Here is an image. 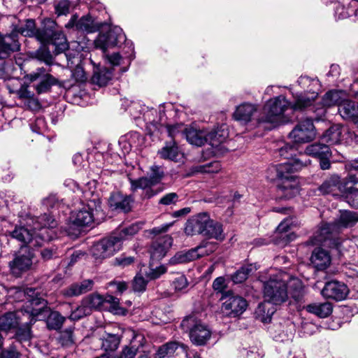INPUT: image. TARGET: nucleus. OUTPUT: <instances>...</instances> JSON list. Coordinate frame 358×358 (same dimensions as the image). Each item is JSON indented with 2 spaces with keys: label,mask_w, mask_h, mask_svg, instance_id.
Listing matches in <instances>:
<instances>
[{
  "label": "nucleus",
  "mask_w": 358,
  "mask_h": 358,
  "mask_svg": "<svg viewBox=\"0 0 358 358\" xmlns=\"http://www.w3.org/2000/svg\"><path fill=\"white\" fill-rule=\"evenodd\" d=\"M289 294L295 301L302 300L304 289L301 280L286 273L271 275L263 282L264 303L262 306L266 303L280 306L288 301Z\"/></svg>",
  "instance_id": "f257e3e1"
},
{
  "label": "nucleus",
  "mask_w": 358,
  "mask_h": 358,
  "mask_svg": "<svg viewBox=\"0 0 358 358\" xmlns=\"http://www.w3.org/2000/svg\"><path fill=\"white\" fill-rule=\"evenodd\" d=\"M280 156L287 159L286 162L276 167L277 177L280 180L278 185V194L286 199L296 196L299 192V181L291 173L301 170L309 163L308 160L291 159L295 156L296 150L293 145H285L279 150Z\"/></svg>",
  "instance_id": "f03ea898"
},
{
  "label": "nucleus",
  "mask_w": 358,
  "mask_h": 358,
  "mask_svg": "<svg viewBox=\"0 0 358 358\" xmlns=\"http://www.w3.org/2000/svg\"><path fill=\"white\" fill-rule=\"evenodd\" d=\"M37 222L41 225L39 229L35 227L32 231L24 227H16L10 232L11 237L24 245H28L30 248L42 246L44 242L52 238V229L57 226V222L52 216L48 214H43L38 217Z\"/></svg>",
  "instance_id": "7ed1b4c3"
},
{
  "label": "nucleus",
  "mask_w": 358,
  "mask_h": 358,
  "mask_svg": "<svg viewBox=\"0 0 358 358\" xmlns=\"http://www.w3.org/2000/svg\"><path fill=\"white\" fill-rule=\"evenodd\" d=\"M13 31L8 34H0V59L10 56L12 52L20 50V45L18 41V34L24 36H36L37 29L34 20L27 19L18 21L17 24L13 23Z\"/></svg>",
  "instance_id": "20e7f679"
},
{
  "label": "nucleus",
  "mask_w": 358,
  "mask_h": 358,
  "mask_svg": "<svg viewBox=\"0 0 358 358\" xmlns=\"http://www.w3.org/2000/svg\"><path fill=\"white\" fill-rule=\"evenodd\" d=\"M292 105L293 103L289 102L282 95L271 99L264 106L262 115L259 122L269 123L271 127L285 124L289 120L284 117V113L289 107L293 109Z\"/></svg>",
  "instance_id": "39448f33"
},
{
  "label": "nucleus",
  "mask_w": 358,
  "mask_h": 358,
  "mask_svg": "<svg viewBox=\"0 0 358 358\" xmlns=\"http://www.w3.org/2000/svg\"><path fill=\"white\" fill-rule=\"evenodd\" d=\"M36 38L43 43L52 45L57 55L68 50L66 36L57 23L50 19L43 21V27L37 29Z\"/></svg>",
  "instance_id": "423d86ee"
},
{
  "label": "nucleus",
  "mask_w": 358,
  "mask_h": 358,
  "mask_svg": "<svg viewBox=\"0 0 358 358\" xmlns=\"http://www.w3.org/2000/svg\"><path fill=\"white\" fill-rule=\"evenodd\" d=\"M297 83L306 92L294 96L292 108L294 110H303L311 107L317 98L318 94L315 90L319 86V80L308 76H301Z\"/></svg>",
  "instance_id": "0eeeda50"
},
{
  "label": "nucleus",
  "mask_w": 358,
  "mask_h": 358,
  "mask_svg": "<svg viewBox=\"0 0 358 358\" xmlns=\"http://www.w3.org/2000/svg\"><path fill=\"white\" fill-rule=\"evenodd\" d=\"M338 234L332 223H322L314 232L308 243L313 245L321 244L341 250L343 245L348 241L341 239L338 237Z\"/></svg>",
  "instance_id": "6e6552de"
},
{
  "label": "nucleus",
  "mask_w": 358,
  "mask_h": 358,
  "mask_svg": "<svg viewBox=\"0 0 358 358\" xmlns=\"http://www.w3.org/2000/svg\"><path fill=\"white\" fill-rule=\"evenodd\" d=\"M101 208L100 202L94 200L90 201L87 206L71 215L70 217L71 224L67 229L69 235H76L79 229L77 228L88 226L94 220L99 210Z\"/></svg>",
  "instance_id": "1a4fd4ad"
},
{
  "label": "nucleus",
  "mask_w": 358,
  "mask_h": 358,
  "mask_svg": "<svg viewBox=\"0 0 358 358\" xmlns=\"http://www.w3.org/2000/svg\"><path fill=\"white\" fill-rule=\"evenodd\" d=\"M181 327L183 329L189 331V338L196 345H203L210 338V329L194 315L184 319L181 322Z\"/></svg>",
  "instance_id": "9d476101"
},
{
  "label": "nucleus",
  "mask_w": 358,
  "mask_h": 358,
  "mask_svg": "<svg viewBox=\"0 0 358 358\" xmlns=\"http://www.w3.org/2000/svg\"><path fill=\"white\" fill-rule=\"evenodd\" d=\"M12 290H16V293H18L20 295L27 296L29 305L27 306L24 311L31 317L30 322H33V320H42L46 317L48 312L47 301L37 296L35 289L28 288L25 292H22L20 288L15 287L10 289V291Z\"/></svg>",
  "instance_id": "9b49d317"
},
{
  "label": "nucleus",
  "mask_w": 358,
  "mask_h": 358,
  "mask_svg": "<svg viewBox=\"0 0 358 358\" xmlns=\"http://www.w3.org/2000/svg\"><path fill=\"white\" fill-rule=\"evenodd\" d=\"M126 36L122 29L117 26L110 27L108 31L100 33L94 40L95 48L102 50L105 53L108 49L114 48L124 43Z\"/></svg>",
  "instance_id": "f8f14e48"
},
{
  "label": "nucleus",
  "mask_w": 358,
  "mask_h": 358,
  "mask_svg": "<svg viewBox=\"0 0 358 358\" xmlns=\"http://www.w3.org/2000/svg\"><path fill=\"white\" fill-rule=\"evenodd\" d=\"M221 299L224 301L222 306V311L228 317H236L241 315L248 307V303L243 297L236 295L231 292L223 293Z\"/></svg>",
  "instance_id": "ddd939ff"
},
{
  "label": "nucleus",
  "mask_w": 358,
  "mask_h": 358,
  "mask_svg": "<svg viewBox=\"0 0 358 358\" xmlns=\"http://www.w3.org/2000/svg\"><path fill=\"white\" fill-rule=\"evenodd\" d=\"M120 248L121 238L111 236L94 243L91 248L90 252L96 259H103L113 255Z\"/></svg>",
  "instance_id": "4468645a"
},
{
  "label": "nucleus",
  "mask_w": 358,
  "mask_h": 358,
  "mask_svg": "<svg viewBox=\"0 0 358 358\" xmlns=\"http://www.w3.org/2000/svg\"><path fill=\"white\" fill-rule=\"evenodd\" d=\"M316 131L311 118L301 120L289 134V138L296 143H305L313 141Z\"/></svg>",
  "instance_id": "2eb2a0df"
},
{
  "label": "nucleus",
  "mask_w": 358,
  "mask_h": 358,
  "mask_svg": "<svg viewBox=\"0 0 358 358\" xmlns=\"http://www.w3.org/2000/svg\"><path fill=\"white\" fill-rule=\"evenodd\" d=\"M50 68H38L35 71L29 74L31 81L40 80L38 84L35 86V90L38 94L48 92L52 85H57L58 80L50 74Z\"/></svg>",
  "instance_id": "dca6fc26"
},
{
  "label": "nucleus",
  "mask_w": 358,
  "mask_h": 358,
  "mask_svg": "<svg viewBox=\"0 0 358 358\" xmlns=\"http://www.w3.org/2000/svg\"><path fill=\"white\" fill-rule=\"evenodd\" d=\"M34 254L27 248H22L19 254L15 259L10 262V268L12 273L16 275H20L22 272L30 269L32 265Z\"/></svg>",
  "instance_id": "f3484780"
},
{
  "label": "nucleus",
  "mask_w": 358,
  "mask_h": 358,
  "mask_svg": "<svg viewBox=\"0 0 358 358\" xmlns=\"http://www.w3.org/2000/svg\"><path fill=\"white\" fill-rule=\"evenodd\" d=\"M210 216L206 213H199L187 220L185 227V232L188 236L196 234L203 235Z\"/></svg>",
  "instance_id": "a211bd4d"
},
{
  "label": "nucleus",
  "mask_w": 358,
  "mask_h": 358,
  "mask_svg": "<svg viewBox=\"0 0 358 358\" xmlns=\"http://www.w3.org/2000/svg\"><path fill=\"white\" fill-rule=\"evenodd\" d=\"M321 293L325 298L342 301L346 298L348 289L344 283L333 280L325 284Z\"/></svg>",
  "instance_id": "6ab92c4d"
},
{
  "label": "nucleus",
  "mask_w": 358,
  "mask_h": 358,
  "mask_svg": "<svg viewBox=\"0 0 358 358\" xmlns=\"http://www.w3.org/2000/svg\"><path fill=\"white\" fill-rule=\"evenodd\" d=\"M77 18L76 15L72 16L69 22L66 24V27H76L78 30L93 33L101 29L103 26L102 24L95 22L90 16H84L79 20Z\"/></svg>",
  "instance_id": "aec40b11"
},
{
  "label": "nucleus",
  "mask_w": 358,
  "mask_h": 358,
  "mask_svg": "<svg viewBox=\"0 0 358 358\" xmlns=\"http://www.w3.org/2000/svg\"><path fill=\"white\" fill-rule=\"evenodd\" d=\"M172 243L173 240L169 236H164L157 238L150 246V258L152 260L162 259L172 245Z\"/></svg>",
  "instance_id": "412c9836"
},
{
  "label": "nucleus",
  "mask_w": 358,
  "mask_h": 358,
  "mask_svg": "<svg viewBox=\"0 0 358 358\" xmlns=\"http://www.w3.org/2000/svg\"><path fill=\"white\" fill-rule=\"evenodd\" d=\"M133 201L131 196L124 195L120 192H114L110 194L108 205L113 210L126 213L131 210Z\"/></svg>",
  "instance_id": "4be33fe9"
},
{
  "label": "nucleus",
  "mask_w": 358,
  "mask_h": 358,
  "mask_svg": "<svg viewBox=\"0 0 358 358\" xmlns=\"http://www.w3.org/2000/svg\"><path fill=\"white\" fill-rule=\"evenodd\" d=\"M358 222V213L351 210H340L338 216L332 222L338 233L343 229L350 228Z\"/></svg>",
  "instance_id": "5701e85b"
},
{
  "label": "nucleus",
  "mask_w": 358,
  "mask_h": 358,
  "mask_svg": "<svg viewBox=\"0 0 358 358\" xmlns=\"http://www.w3.org/2000/svg\"><path fill=\"white\" fill-rule=\"evenodd\" d=\"M331 262V256L326 250L317 248L313 251L310 257V262L317 270H325L329 266Z\"/></svg>",
  "instance_id": "b1692460"
},
{
  "label": "nucleus",
  "mask_w": 358,
  "mask_h": 358,
  "mask_svg": "<svg viewBox=\"0 0 358 358\" xmlns=\"http://www.w3.org/2000/svg\"><path fill=\"white\" fill-rule=\"evenodd\" d=\"M184 136L189 143L201 146L206 143L207 129L189 126L185 129Z\"/></svg>",
  "instance_id": "393cba45"
},
{
  "label": "nucleus",
  "mask_w": 358,
  "mask_h": 358,
  "mask_svg": "<svg viewBox=\"0 0 358 358\" xmlns=\"http://www.w3.org/2000/svg\"><path fill=\"white\" fill-rule=\"evenodd\" d=\"M307 155L317 157L319 159L322 157H329L331 156V152L329 145L324 143H313L306 147L305 154L301 155L299 159H303V160H308ZM291 159H294L293 157ZM308 163V164H309Z\"/></svg>",
  "instance_id": "a878e982"
},
{
  "label": "nucleus",
  "mask_w": 358,
  "mask_h": 358,
  "mask_svg": "<svg viewBox=\"0 0 358 358\" xmlns=\"http://www.w3.org/2000/svg\"><path fill=\"white\" fill-rule=\"evenodd\" d=\"M338 112L344 120L354 122L358 117V103L350 100H344L339 104Z\"/></svg>",
  "instance_id": "bb28decb"
},
{
  "label": "nucleus",
  "mask_w": 358,
  "mask_h": 358,
  "mask_svg": "<svg viewBox=\"0 0 358 358\" xmlns=\"http://www.w3.org/2000/svg\"><path fill=\"white\" fill-rule=\"evenodd\" d=\"M342 92L337 90H331L327 92L322 98V108L320 109H316L314 112H317V115L320 116L324 115L326 110L324 107H331L335 105L341 104L343 101L341 96Z\"/></svg>",
  "instance_id": "cd10ccee"
},
{
  "label": "nucleus",
  "mask_w": 358,
  "mask_h": 358,
  "mask_svg": "<svg viewBox=\"0 0 358 358\" xmlns=\"http://www.w3.org/2000/svg\"><path fill=\"white\" fill-rule=\"evenodd\" d=\"M228 136V131L223 125L212 131L207 130L206 143L213 148H218L227 139Z\"/></svg>",
  "instance_id": "c85d7f7f"
},
{
  "label": "nucleus",
  "mask_w": 358,
  "mask_h": 358,
  "mask_svg": "<svg viewBox=\"0 0 358 358\" xmlns=\"http://www.w3.org/2000/svg\"><path fill=\"white\" fill-rule=\"evenodd\" d=\"M256 105L243 103L239 105L234 113V117L236 120L248 122L251 120L252 115L257 112Z\"/></svg>",
  "instance_id": "c756f323"
},
{
  "label": "nucleus",
  "mask_w": 358,
  "mask_h": 358,
  "mask_svg": "<svg viewBox=\"0 0 358 358\" xmlns=\"http://www.w3.org/2000/svg\"><path fill=\"white\" fill-rule=\"evenodd\" d=\"M131 189L134 192L138 189H141L145 191L143 196V198L149 199L157 192L152 189L154 185L152 180L148 178H140L137 180L130 179Z\"/></svg>",
  "instance_id": "7c9ffc66"
},
{
  "label": "nucleus",
  "mask_w": 358,
  "mask_h": 358,
  "mask_svg": "<svg viewBox=\"0 0 358 358\" xmlns=\"http://www.w3.org/2000/svg\"><path fill=\"white\" fill-rule=\"evenodd\" d=\"M94 282L91 280H85L80 283H74L64 289V294L66 296H76L85 294L93 287Z\"/></svg>",
  "instance_id": "2f4dec72"
},
{
  "label": "nucleus",
  "mask_w": 358,
  "mask_h": 358,
  "mask_svg": "<svg viewBox=\"0 0 358 358\" xmlns=\"http://www.w3.org/2000/svg\"><path fill=\"white\" fill-rule=\"evenodd\" d=\"M202 236L208 238H215L219 241H222L225 238L222 225L210 218Z\"/></svg>",
  "instance_id": "473e14b6"
},
{
  "label": "nucleus",
  "mask_w": 358,
  "mask_h": 358,
  "mask_svg": "<svg viewBox=\"0 0 358 358\" xmlns=\"http://www.w3.org/2000/svg\"><path fill=\"white\" fill-rule=\"evenodd\" d=\"M340 178L337 175H332L326 179L320 187L319 189L323 194H332L337 195V190L340 192Z\"/></svg>",
  "instance_id": "72a5a7b5"
},
{
  "label": "nucleus",
  "mask_w": 358,
  "mask_h": 358,
  "mask_svg": "<svg viewBox=\"0 0 358 358\" xmlns=\"http://www.w3.org/2000/svg\"><path fill=\"white\" fill-rule=\"evenodd\" d=\"M306 310L308 313L315 314L320 317H327L332 312V305L329 302L315 303L308 305L306 307Z\"/></svg>",
  "instance_id": "f704fd0d"
},
{
  "label": "nucleus",
  "mask_w": 358,
  "mask_h": 358,
  "mask_svg": "<svg viewBox=\"0 0 358 358\" xmlns=\"http://www.w3.org/2000/svg\"><path fill=\"white\" fill-rule=\"evenodd\" d=\"M343 127L333 125L323 134L322 140L329 145L339 143L341 141Z\"/></svg>",
  "instance_id": "c9c22d12"
},
{
  "label": "nucleus",
  "mask_w": 358,
  "mask_h": 358,
  "mask_svg": "<svg viewBox=\"0 0 358 358\" xmlns=\"http://www.w3.org/2000/svg\"><path fill=\"white\" fill-rule=\"evenodd\" d=\"M20 324L19 316L15 313H7L0 317V330L8 331Z\"/></svg>",
  "instance_id": "e433bc0d"
},
{
  "label": "nucleus",
  "mask_w": 358,
  "mask_h": 358,
  "mask_svg": "<svg viewBox=\"0 0 358 358\" xmlns=\"http://www.w3.org/2000/svg\"><path fill=\"white\" fill-rule=\"evenodd\" d=\"M112 76L113 73L111 71L106 68H97L94 71V73L92 77V82L99 87H103L108 83L111 80Z\"/></svg>",
  "instance_id": "4c0bfd02"
},
{
  "label": "nucleus",
  "mask_w": 358,
  "mask_h": 358,
  "mask_svg": "<svg viewBox=\"0 0 358 358\" xmlns=\"http://www.w3.org/2000/svg\"><path fill=\"white\" fill-rule=\"evenodd\" d=\"M180 346V345L178 342H168L159 348L154 355V358H170ZM181 347L183 348V345H181Z\"/></svg>",
  "instance_id": "58836bf2"
},
{
  "label": "nucleus",
  "mask_w": 358,
  "mask_h": 358,
  "mask_svg": "<svg viewBox=\"0 0 358 358\" xmlns=\"http://www.w3.org/2000/svg\"><path fill=\"white\" fill-rule=\"evenodd\" d=\"M256 270L252 264L243 266L231 275V280L234 283H242Z\"/></svg>",
  "instance_id": "ea45409f"
},
{
  "label": "nucleus",
  "mask_w": 358,
  "mask_h": 358,
  "mask_svg": "<svg viewBox=\"0 0 358 358\" xmlns=\"http://www.w3.org/2000/svg\"><path fill=\"white\" fill-rule=\"evenodd\" d=\"M340 192L343 194H354L358 192V177L350 175L343 182L341 183Z\"/></svg>",
  "instance_id": "a19ab883"
},
{
  "label": "nucleus",
  "mask_w": 358,
  "mask_h": 358,
  "mask_svg": "<svg viewBox=\"0 0 358 358\" xmlns=\"http://www.w3.org/2000/svg\"><path fill=\"white\" fill-rule=\"evenodd\" d=\"M66 318L57 311H52L49 313L46 324L50 329L59 330L62 328Z\"/></svg>",
  "instance_id": "79ce46f5"
},
{
  "label": "nucleus",
  "mask_w": 358,
  "mask_h": 358,
  "mask_svg": "<svg viewBox=\"0 0 358 358\" xmlns=\"http://www.w3.org/2000/svg\"><path fill=\"white\" fill-rule=\"evenodd\" d=\"M101 347L106 351L115 350L120 343V338L116 334H107L102 338Z\"/></svg>",
  "instance_id": "37998d69"
},
{
  "label": "nucleus",
  "mask_w": 358,
  "mask_h": 358,
  "mask_svg": "<svg viewBox=\"0 0 358 358\" xmlns=\"http://www.w3.org/2000/svg\"><path fill=\"white\" fill-rule=\"evenodd\" d=\"M162 158L169 159L171 160L176 161L179 155L178 148L176 146L174 141L169 144H166L159 152Z\"/></svg>",
  "instance_id": "c03bdc74"
},
{
  "label": "nucleus",
  "mask_w": 358,
  "mask_h": 358,
  "mask_svg": "<svg viewBox=\"0 0 358 358\" xmlns=\"http://www.w3.org/2000/svg\"><path fill=\"white\" fill-rule=\"evenodd\" d=\"M221 170V164L219 162H213L205 165H199L192 167V173H218Z\"/></svg>",
  "instance_id": "a18cd8bd"
},
{
  "label": "nucleus",
  "mask_w": 358,
  "mask_h": 358,
  "mask_svg": "<svg viewBox=\"0 0 358 358\" xmlns=\"http://www.w3.org/2000/svg\"><path fill=\"white\" fill-rule=\"evenodd\" d=\"M84 304H86L90 308V311L92 308H100L104 303L105 296L99 294H91L83 299Z\"/></svg>",
  "instance_id": "49530a36"
},
{
  "label": "nucleus",
  "mask_w": 358,
  "mask_h": 358,
  "mask_svg": "<svg viewBox=\"0 0 358 358\" xmlns=\"http://www.w3.org/2000/svg\"><path fill=\"white\" fill-rule=\"evenodd\" d=\"M15 336L20 342L29 341L31 337L30 325L25 322L22 325L18 326L16 328Z\"/></svg>",
  "instance_id": "de8ad7c7"
},
{
  "label": "nucleus",
  "mask_w": 358,
  "mask_h": 358,
  "mask_svg": "<svg viewBox=\"0 0 358 358\" xmlns=\"http://www.w3.org/2000/svg\"><path fill=\"white\" fill-rule=\"evenodd\" d=\"M91 313L90 308L87 307L86 304H84V301L83 300L82 304L78 306L76 310L72 311L71 314L69 316V319L71 320H78L82 317L90 315Z\"/></svg>",
  "instance_id": "09e8293b"
},
{
  "label": "nucleus",
  "mask_w": 358,
  "mask_h": 358,
  "mask_svg": "<svg viewBox=\"0 0 358 358\" xmlns=\"http://www.w3.org/2000/svg\"><path fill=\"white\" fill-rule=\"evenodd\" d=\"M215 245L212 244L209 242L202 243L201 245L196 247L197 250V254L199 255V258L209 255L212 252H213L215 250Z\"/></svg>",
  "instance_id": "8fccbe9b"
},
{
  "label": "nucleus",
  "mask_w": 358,
  "mask_h": 358,
  "mask_svg": "<svg viewBox=\"0 0 358 358\" xmlns=\"http://www.w3.org/2000/svg\"><path fill=\"white\" fill-rule=\"evenodd\" d=\"M104 303L110 304V310L115 313V314H119L122 310V309L120 306L119 299L113 295L105 296Z\"/></svg>",
  "instance_id": "3c124183"
},
{
  "label": "nucleus",
  "mask_w": 358,
  "mask_h": 358,
  "mask_svg": "<svg viewBox=\"0 0 358 358\" xmlns=\"http://www.w3.org/2000/svg\"><path fill=\"white\" fill-rule=\"evenodd\" d=\"M148 280H145L141 274H138L133 281V289L135 292H141L145 290Z\"/></svg>",
  "instance_id": "603ef678"
},
{
  "label": "nucleus",
  "mask_w": 358,
  "mask_h": 358,
  "mask_svg": "<svg viewBox=\"0 0 358 358\" xmlns=\"http://www.w3.org/2000/svg\"><path fill=\"white\" fill-rule=\"evenodd\" d=\"M172 287L176 291H182L187 287L188 281L184 275H178L172 282Z\"/></svg>",
  "instance_id": "864d4df0"
},
{
  "label": "nucleus",
  "mask_w": 358,
  "mask_h": 358,
  "mask_svg": "<svg viewBox=\"0 0 358 358\" xmlns=\"http://www.w3.org/2000/svg\"><path fill=\"white\" fill-rule=\"evenodd\" d=\"M151 173L150 179L152 180L153 185H156L159 182L160 180L164 177V171L160 166H152L150 169Z\"/></svg>",
  "instance_id": "5fc2aeb1"
},
{
  "label": "nucleus",
  "mask_w": 358,
  "mask_h": 358,
  "mask_svg": "<svg viewBox=\"0 0 358 358\" xmlns=\"http://www.w3.org/2000/svg\"><path fill=\"white\" fill-rule=\"evenodd\" d=\"M166 272V268L164 266H160L155 269H150L149 271H145V275L149 280H154L159 278L162 274Z\"/></svg>",
  "instance_id": "6e6d98bb"
},
{
  "label": "nucleus",
  "mask_w": 358,
  "mask_h": 358,
  "mask_svg": "<svg viewBox=\"0 0 358 358\" xmlns=\"http://www.w3.org/2000/svg\"><path fill=\"white\" fill-rule=\"evenodd\" d=\"M178 200V195L175 192H171L164 195L159 200V203L164 206L175 204Z\"/></svg>",
  "instance_id": "4d7b16f0"
},
{
  "label": "nucleus",
  "mask_w": 358,
  "mask_h": 358,
  "mask_svg": "<svg viewBox=\"0 0 358 358\" xmlns=\"http://www.w3.org/2000/svg\"><path fill=\"white\" fill-rule=\"evenodd\" d=\"M70 3L68 0H60L55 6L56 13L58 15H66L69 11Z\"/></svg>",
  "instance_id": "13d9d810"
},
{
  "label": "nucleus",
  "mask_w": 358,
  "mask_h": 358,
  "mask_svg": "<svg viewBox=\"0 0 358 358\" xmlns=\"http://www.w3.org/2000/svg\"><path fill=\"white\" fill-rule=\"evenodd\" d=\"M72 78L76 82H84L86 80L85 73L83 69L78 64L76 65V68L72 71Z\"/></svg>",
  "instance_id": "bf43d9fd"
},
{
  "label": "nucleus",
  "mask_w": 358,
  "mask_h": 358,
  "mask_svg": "<svg viewBox=\"0 0 358 358\" xmlns=\"http://www.w3.org/2000/svg\"><path fill=\"white\" fill-rule=\"evenodd\" d=\"M24 107L31 110H38L41 108V103L34 96L23 102Z\"/></svg>",
  "instance_id": "052dcab7"
},
{
  "label": "nucleus",
  "mask_w": 358,
  "mask_h": 358,
  "mask_svg": "<svg viewBox=\"0 0 358 358\" xmlns=\"http://www.w3.org/2000/svg\"><path fill=\"white\" fill-rule=\"evenodd\" d=\"M20 355L16 348L11 346L1 352L0 358H20Z\"/></svg>",
  "instance_id": "680f3d73"
},
{
  "label": "nucleus",
  "mask_w": 358,
  "mask_h": 358,
  "mask_svg": "<svg viewBox=\"0 0 358 358\" xmlns=\"http://www.w3.org/2000/svg\"><path fill=\"white\" fill-rule=\"evenodd\" d=\"M137 350L138 349L135 346H126L123 348L121 354L116 357L117 358H134L137 353Z\"/></svg>",
  "instance_id": "e2e57ef3"
},
{
  "label": "nucleus",
  "mask_w": 358,
  "mask_h": 358,
  "mask_svg": "<svg viewBox=\"0 0 358 358\" xmlns=\"http://www.w3.org/2000/svg\"><path fill=\"white\" fill-rule=\"evenodd\" d=\"M291 227V220L289 219H285L282 222H281L276 229V232L278 234H282L280 236L282 238H285V236L287 237L288 235L283 236V234L286 233L290 229Z\"/></svg>",
  "instance_id": "0e129e2a"
},
{
  "label": "nucleus",
  "mask_w": 358,
  "mask_h": 358,
  "mask_svg": "<svg viewBox=\"0 0 358 358\" xmlns=\"http://www.w3.org/2000/svg\"><path fill=\"white\" fill-rule=\"evenodd\" d=\"M167 131L169 136L173 140L178 134L184 136L185 129L182 128V125H173L169 126Z\"/></svg>",
  "instance_id": "69168bd1"
},
{
  "label": "nucleus",
  "mask_w": 358,
  "mask_h": 358,
  "mask_svg": "<svg viewBox=\"0 0 358 358\" xmlns=\"http://www.w3.org/2000/svg\"><path fill=\"white\" fill-rule=\"evenodd\" d=\"M103 54V57H105L107 59L108 62L113 66L120 65L122 63V61L123 60V58L117 52H114L111 55H108L106 52Z\"/></svg>",
  "instance_id": "338daca9"
},
{
  "label": "nucleus",
  "mask_w": 358,
  "mask_h": 358,
  "mask_svg": "<svg viewBox=\"0 0 358 358\" xmlns=\"http://www.w3.org/2000/svg\"><path fill=\"white\" fill-rule=\"evenodd\" d=\"M17 94L19 99L22 101V102L34 96V93L29 91L27 86H22L20 89L17 91Z\"/></svg>",
  "instance_id": "774afa93"
}]
</instances>
